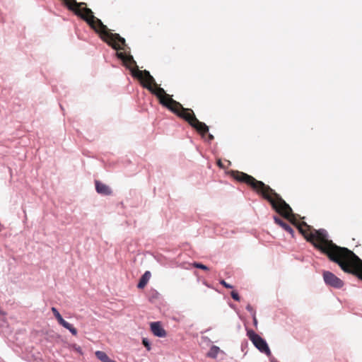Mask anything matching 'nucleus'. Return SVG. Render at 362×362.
Returning a JSON list of instances; mask_svg holds the SVG:
<instances>
[{
	"mask_svg": "<svg viewBox=\"0 0 362 362\" xmlns=\"http://www.w3.org/2000/svg\"><path fill=\"white\" fill-rule=\"evenodd\" d=\"M63 1L70 11L86 21L95 33L99 34L100 38L107 45L117 51L124 49V47L126 45L124 38L117 33H112L107 27L94 16L92 10L86 7V3H78L76 0ZM116 55L131 70L132 75L140 81L143 87L147 88L157 97L159 103L163 106L187 122L202 136L208 133V126L196 117L193 110L189 108L183 107L179 102L173 100L172 96L166 93L163 88L158 86L154 78L150 74L148 71L139 70L136 62L132 55L122 52H117Z\"/></svg>",
	"mask_w": 362,
	"mask_h": 362,
	"instance_id": "obj_1",
	"label": "nucleus"
},
{
	"mask_svg": "<svg viewBox=\"0 0 362 362\" xmlns=\"http://www.w3.org/2000/svg\"><path fill=\"white\" fill-rule=\"evenodd\" d=\"M296 226L307 241L325 254L331 261L338 264L344 272L362 280V260L354 252L328 240L327 233L324 229H313L305 222L298 223L296 219Z\"/></svg>",
	"mask_w": 362,
	"mask_h": 362,
	"instance_id": "obj_2",
	"label": "nucleus"
},
{
	"mask_svg": "<svg viewBox=\"0 0 362 362\" xmlns=\"http://www.w3.org/2000/svg\"><path fill=\"white\" fill-rule=\"evenodd\" d=\"M247 336L260 352L265 354L267 356H270L272 355V352L266 341L255 331L252 329H247Z\"/></svg>",
	"mask_w": 362,
	"mask_h": 362,
	"instance_id": "obj_3",
	"label": "nucleus"
},
{
	"mask_svg": "<svg viewBox=\"0 0 362 362\" xmlns=\"http://www.w3.org/2000/svg\"><path fill=\"white\" fill-rule=\"evenodd\" d=\"M322 275L323 279L327 285L335 288H341L343 287V281L338 278L333 273L329 271H325Z\"/></svg>",
	"mask_w": 362,
	"mask_h": 362,
	"instance_id": "obj_4",
	"label": "nucleus"
},
{
	"mask_svg": "<svg viewBox=\"0 0 362 362\" xmlns=\"http://www.w3.org/2000/svg\"><path fill=\"white\" fill-rule=\"evenodd\" d=\"M51 310L54 317L57 320L58 322L64 328L69 329L73 335L76 336L78 333L77 329L75 327H74L72 325H71L70 323H69L68 322L63 319L57 309L54 307H52Z\"/></svg>",
	"mask_w": 362,
	"mask_h": 362,
	"instance_id": "obj_5",
	"label": "nucleus"
},
{
	"mask_svg": "<svg viewBox=\"0 0 362 362\" xmlns=\"http://www.w3.org/2000/svg\"><path fill=\"white\" fill-rule=\"evenodd\" d=\"M151 331L158 337H165L167 332L162 327L160 322H153L150 324Z\"/></svg>",
	"mask_w": 362,
	"mask_h": 362,
	"instance_id": "obj_6",
	"label": "nucleus"
},
{
	"mask_svg": "<svg viewBox=\"0 0 362 362\" xmlns=\"http://www.w3.org/2000/svg\"><path fill=\"white\" fill-rule=\"evenodd\" d=\"M95 189L98 193L101 194L103 195H110L112 193L111 189L106 185L105 184L96 180L95 182Z\"/></svg>",
	"mask_w": 362,
	"mask_h": 362,
	"instance_id": "obj_7",
	"label": "nucleus"
},
{
	"mask_svg": "<svg viewBox=\"0 0 362 362\" xmlns=\"http://www.w3.org/2000/svg\"><path fill=\"white\" fill-rule=\"evenodd\" d=\"M274 221L275 223L280 226L281 228H283L286 231L289 233L292 236H293L294 231L293 228L287 224L286 222H284L283 220H281L278 216H274Z\"/></svg>",
	"mask_w": 362,
	"mask_h": 362,
	"instance_id": "obj_8",
	"label": "nucleus"
},
{
	"mask_svg": "<svg viewBox=\"0 0 362 362\" xmlns=\"http://www.w3.org/2000/svg\"><path fill=\"white\" fill-rule=\"evenodd\" d=\"M151 276V272L149 271H146L140 278L137 287L139 288H144L148 282Z\"/></svg>",
	"mask_w": 362,
	"mask_h": 362,
	"instance_id": "obj_9",
	"label": "nucleus"
},
{
	"mask_svg": "<svg viewBox=\"0 0 362 362\" xmlns=\"http://www.w3.org/2000/svg\"><path fill=\"white\" fill-rule=\"evenodd\" d=\"M220 351L219 347L216 346H212L207 354V356L211 358H216Z\"/></svg>",
	"mask_w": 362,
	"mask_h": 362,
	"instance_id": "obj_10",
	"label": "nucleus"
},
{
	"mask_svg": "<svg viewBox=\"0 0 362 362\" xmlns=\"http://www.w3.org/2000/svg\"><path fill=\"white\" fill-rule=\"evenodd\" d=\"M192 266L194 267H195V268L201 269H203V270H205V271H208L209 270V268L206 265H204V264H203L202 263H199V262H194L192 264Z\"/></svg>",
	"mask_w": 362,
	"mask_h": 362,
	"instance_id": "obj_11",
	"label": "nucleus"
},
{
	"mask_svg": "<svg viewBox=\"0 0 362 362\" xmlns=\"http://www.w3.org/2000/svg\"><path fill=\"white\" fill-rule=\"evenodd\" d=\"M142 344L146 348L148 351L151 350V344L148 340L146 338H144L142 340Z\"/></svg>",
	"mask_w": 362,
	"mask_h": 362,
	"instance_id": "obj_12",
	"label": "nucleus"
},
{
	"mask_svg": "<svg viewBox=\"0 0 362 362\" xmlns=\"http://www.w3.org/2000/svg\"><path fill=\"white\" fill-rule=\"evenodd\" d=\"M230 295L233 300H235L236 301H240V296H239V294L238 293V292L233 291L231 292Z\"/></svg>",
	"mask_w": 362,
	"mask_h": 362,
	"instance_id": "obj_13",
	"label": "nucleus"
},
{
	"mask_svg": "<svg viewBox=\"0 0 362 362\" xmlns=\"http://www.w3.org/2000/svg\"><path fill=\"white\" fill-rule=\"evenodd\" d=\"M220 284H221L222 286H223L225 288H233V286H232L230 284H228V283H227V282H226V281H224V280H221V281H220Z\"/></svg>",
	"mask_w": 362,
	"mask_h": 362,
	"instance_id": "obj_14",
	"label": "nucleus"
},
{
	"mask_svg": "<svg viewBox=\"0 0 362 362\" xmlns=\"http://www.w3.org/2000/svg\"><path fill=\"white\" fill-rule=\"evenodd\" d=\"M246 309L250 313L252 314V315H254V313H255V311L254 310V308H252V306L250 305V304H248L247 306H246Z\"/></svg>",
	"mask_w": 362,
	"mask_h": 362,
	"instance_id": "obj_15",
	"label": "nucleus"
},
{
	"mask_svg": "<svg viewBox=\"0 0 362 362\" xmlns=\"http://www.w3.org/2000/svg\"><path fill=\"white\" fill-rule=\"evenodd\" d=\"M252 317H253V324H254V326L255 327H257V317H256V315L255 313H254V315H252Z\"/></svg>",
	"mask_w": 362,
	"mask_h": 362,
	"instance_id": "obj_16",
	"label": "nucleus"
},
{
	"mask_svg": "<svg viewBox=\"0 0 362 362\" xmlns=\"http://www.w3.org/2000/svg\"><path fill=\"white\" fill-rule=\"evenodd\" d=\"M208 138L210 141L213 140L214 139V137L212 134H209Z\"/></svg>",
	"mask_w": 362,
	"mask_h": 362,
	"instance_id": "obj_17",
	"label": "nucleus"
},
{
	"mask_svg": "<svg viewBox=\"0 0 362 362\" xmlns=\"http://www.w3.org/2000/svg\"><path fill=\"white\" fill-rule=\"evenodd\" d=\"M218 165L219 166H221V167L222 166V164H221V160H220L218 161Z\"/></svg>",
	"mask_w": 362,
	"mask_h": 362,
	"instance_id": "obj_18",
	"label": "nucleus"
}]
</instances>
